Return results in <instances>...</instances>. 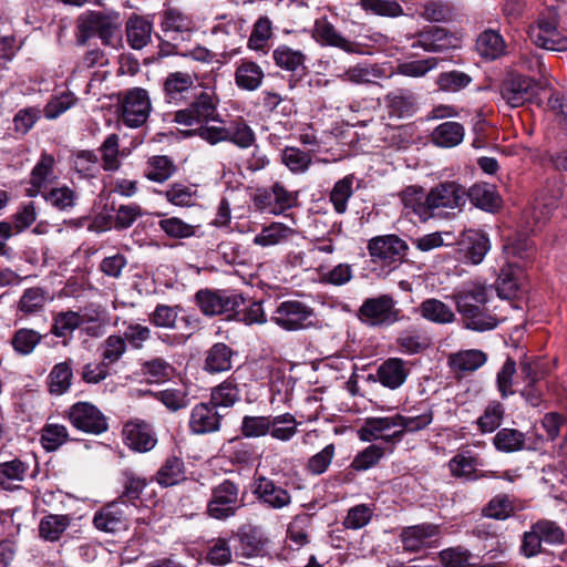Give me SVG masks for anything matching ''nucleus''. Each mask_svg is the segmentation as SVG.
<instances>
[{
  "label": "nucleus",
  "instance_id": "16",
  "mask_svg": "<svg viewBox=\"0 0 567 567\" xmlns=\"http://www.w3.org/2000/svg\"><path fill=\"white\" fill-rule=\"evenodd\" d=\"M406 249L405 241L395 235L374 237L368 244L370 256L374 260H381L386 265L401 260Z\"/></svg>",
  "mask_w": 567,
  "mask_h": 567
},
{
  "label": "nucleus",
  "instance_id": "63",
  "mask_svg": "<svg viewBox=\"0 0 567 567\" xmlns=\"http://www.w3.org/2000/svg\"><path fill=\"white\" fill-rule=\"evenodd\" d=\"M515 511L512 499L508 495H496L483 509L486 517L494 519H506Z\"/></svg>",
  "mask_w": 567,
  "mask_h": 567
},
{
  "label": "nucleus",
  "instance_id": "53",
  "mask_svg": "<svg viewBox=\"0 0 567 567\" xmlns=\"http://www.w3.org/2000/svg\"><path fill=\"white\" fill-rule=\"evenodd\" d=\"M480 461L471 455L470 452L456 454L451 458L449 466L453 476L464 477L467 480H474L477 476L474 475L475 470L480 466Z\"/></svg>",
  "mask_w": 567,
  "mask_h": 567
},
{
  "label": "nucleus",
  "instance_id": "2",
  "mask_svg": "<svg viewBox=\"0 0 567 567\" xmlns=\"http://www.w3.org/2000/svg\"><path fill=\"white\" fill-rule=\"evenodd\" d=\"M528 35L532 42L550 51H567V33L559 28V16L554 7L542 11L536 21L529 27Z\"/></svg>",
  "mask_w": 567,
  "mask_h": 567
},
{
  "label": "nucleus",
  "instance_id": "48",
  "mask_svg": "<svg viewBox=\"0 0 567 567\" xmlns=\"http://www.w3.org/2000/svg\"><path fill=\"white\" fill-rule=\"evenodd\" d=\"M196 78L188 73L176 71L169 73L164 81V92L167 99L174 100L179 94L187 92L195 84Z\"/></svg>",
  "mask_w": 567,
  "mask_h": 567
},
{
  "label": "nucleus",
  "instance_id": "50",
  "mask_svg": "<svg viewBox=\"0 0 567 567\" xmlns=\"http://www.w3.org/2000/svg\"><path fill=\"white\" fill-rule=\"evenodd\" d=\"M70 385L71 368L69 363L65 361L55 364L48 377L49 392L54 395H61L69 390Z\"/></svg>",
  "mask_w": 567,
  "mask_h": 567
},
{
  "label": "nucleus",
  "instance_id": "45",
  "mask_svg": "<svg viewBox=\"0 0 567 567\" xmlns=\"http://www.w3.org/2000/svg\"><path fill=\"white\" fill-rule=\"evenodd\" d=\"M384 76V70L377 64H357L349 68L339 78L354 84H368L373 83L377 79H383Z\"/></svg>",
  "mask_w": 567,
  "mask_h": 567
},
{
  "label": "nucleus",
  "instance_id": "62",
  "mask_svg": "<svg viewBox=\"0 0 567 567\" xmlns=\"http://www.w3.org/2000/svg\"><path fill=\"white\" fill-rule=\"evenodd\" d=\"M472 82V78L461 71L443 72L437 76L436 84L440 90L445 92H458Z\"/></svg>",
  "mask_w": 567,
  "mask_h": 567
},
{
  "label": "nucleus",
  "instance_id": "55",
  "mask_svg": "<svg viewBox=\"0 0 567 567\" xmlns=\"http://www.w3.org/2000/svg\"><path fill=\"white\" fill-rule=\"evenodd\" d=\"M352 184L353 177L348 175L338 181L330 192V202L332 203L333 208L338 214H343L347 212L348 200L353 194Z\"/></svg>",
  "mask_w": 567,
  "mask_h": 567
},
{
  "label": "nucleus",
  "instance_id": "44",
  "mask_svg": "<svg viewBox=\"0 0 567 567\" xmlns=\"http://www.w3.org/2000/svg\"><path fill=\"white\" fill-rule=\"evenodd\" d=\"M486 360V354L483 351L471 349L451 354L449 364L456 371L473 372L481 368Z\"/></svg>",
  "mask_w": 567,
  "mask_h": 567
},
{
  "label": "nucleus",
  "instance_id": "8",
  "mask_svg": "<svg viewBox=\"0 0 567 567\" xmlns=\"http://www.w3.org/2000/svg\"><path fill=\"white\" fill-rule=\"evenodd\" d=\"M313 309L299 300H286L275 309L270 320L287 331H297L311 327Z\"/></svg>",
  "mask_w": 567,
  "mask_h": 567
},
{
  "label": "nucleus",
  "instance_id": "6",
  "mask_svg": "<svg viewBox=\"0 0 567 567\" xmlns=\"http://www.w3.org/2000/svg\"><path fill=\"white\" fill-rule=\"evenodd\" d=\"M359 319L370 327L391 326L399 320V310L390 295L365 299L358 311Z\"/></svg>",
  "mask_w": 567,
  "mask_h": 567
},
{
  "label": "nucleus",
  "instance_id": "64",
  "mask_svg": "<svg viewBox=\"0 0 567 567\" xmlns=\"http://www.w3.org/2000/svg\"><path fill=\"white\" fill-rule=\"evenodd\" d=\"M385 104L392 114L403 116L412 111L414 99L406 91L399 90L385 96Z\"/></svg>",
  "mask_w": 567,
  "mask_h": 567
},
{
  "label": "nucleus",
  "instance_id": "22",
  "mask_svg": "<svg viewBox=\"0 0 567 567\" xmlns=\"http://www.w3.org/2000/svg\"><path fill=\"white\" fill-rule=\"evenodd\" d=\"M221 416L210 403H198L190 412L189 429L194 434H207L219 430Z\"/></svg>",
  "mask_w": 567,
  "mask_h": 567
},
{
  "label": "nucleus",
  "instance_id": "21",
  "mask_svg": "<svg viewBox=\"0 0 567 567\" xmlns=\"http://www.w3.org/2000/svg\"><path fill=\"white\" fill-rule=\"evenodd\" d=\"M412 49H422L427 52H444L455 48L456 39L446 30L431 27L413 37Z\"/></svg>",
  "mask_w": 567,
  "mask_h": 567
},
{
  "label": "nucleus",
  "instance_id": "3",
  "mask_svg": "<svg viewBox=\"0 0 567 567\" xmlns=\"http://www.w3.org/2000/svg\"><path fill=\"white\" fill-rule=\"evenodd\" d=\"M120 27V13L116 11H87L78 18V39L84 44L91 37L99 35L103 43L110 44Z\"/></svg>",
  "mask_w": 567,
  "mask_h": 567
},
{
  "label": "nucleus",
  "instance_id": "46",
  "mask_svg": "<svg viewBox=\"0 0 567 567\" xmlns=\"http://www.w3.org/2000/svg\"><path fill=\"white\" fill-rule=\"evenodd\" d=\"M41 340L42 334L40 332L29 328H20L13 333L10 343L16 353L25 357L34 351Z\"/></svg>",
  "mask_w": 567,
  "mask_h": 567
},
{
  "label": "nucleus",
  "instance_id": "56",
  "mask_svg": "<svg viewBox=\"0 0 567 567\" xmlns=\"http://www.w3.org/2000/svg\"><path fill=\"white\" fill-rule=\"evenodd\" d=\"M227 141L240 148H248L256 142V135L246 122L234 121L227 126Z\"/></svg>",
  "mask_w": 567,
  "mask_h": 567
},
{
  "label": "nucleus",
  "instance_id": "36",
  "mask_svg": "<svg viewBox=\"0 0 567 567\" xmlns=\"http://www.w3.org/2000/svg\"><path fill=\"white\" fill-rule=\"evenodd\" d=\"M486 212H494L501 206V198L497 195L495 187L491 184L482 183L474 184L466 192V199Z\"/></svg>",
  "mask_w": 567,
  "mask_h": 567
},
{
  "label": "nucleus",
  "instance_id": "58",
  "mask_svg": "<svg viewBox=\"0 0 567 567\" xmlns=\"http://www.w3.org/2000/svg\"><path fill=\"white\" fill-rule=\"evenodd\" d=\"M270 435L280 441L290 440L297 432V422L293 415L285 413L270 417Z\"/></svg>",
  "mask_w": 567,
  "mask_h": 567
},
{
  "label": "nucleus",
  "instance_id": "40",
  "mask_svg": "<svg viewBox=\"0 0 567 567\" xmlns=\"http://www.w3.org/2000/svg\"><path fill=\"white\" fill-rule=\"evenodd\" d=\"M50 299L49 291L41 287H31L23 291L18 302V313L23 317L35 315L43 310Z\"/></svg>",
  "mask_w": 567,
  "mask_h": 567
},
{
  "label": "nucleus",
  "instance_id": "25",
  "mask_svg": "<svg viewBox=\"0 0 567 567\" xmlns=\"http://www.w3.org/2000/svg\"><path fill=\"white\" fill-rule=\"evenodd\" d=\"M312 38L321 45L334 47L348 53L354 51L353 43L346 39L324 17L315 21Z\"/></svg>",
  "mask_w": 567,
  "mask_h": 567
},
{
  "label": "nucleus",
  "instance_id": "4",
  "mask_svg": "<svg viewBox=\"0 0 567 567\" xmlns=\"http://www.w3.org/2000/svg\"><path fill=\"white\" fill-rule=\"evenodd\" d=\"M244 506L239 496V486L230 480H224L212 488L207 503V515L214 519L226 520L234 517Z\"/></svg>",
  "mask_w": 567,
  "mask_h": 567
},
{
  "label": "nucleus",
  "instance_id": "7",
  "mask_svg": "<svg viewBox=\"0 0 567 567\" xmlns=\"http://www.w3.org/2000/svg\"><path fill=\"white\" fill-rule=\"evenodd\" d=\"M152 110L146 90L133 87L122 93L120 99L121 120L128 127H140L148 118Z\"/></svg>",
  "mask_w": 567,
  "mask_h": 567
},
{
  "label": "nucleus",
  "instance_id": "51",
  "mask_svg": "<svg viewBox=\"0 0 567 567\" xmlns=\"http://www.w3.org/2000/svg\"><path fill=\"white\" fill-rule=\"evenodd\" d=\"M162 31L168 33H184L193 29L190 18L177 9H168L164 12L161 22Z\"/></svg>",
  "mask_w": 567,
  "mask_h": 567
},
{
  "label": "nucleus",
  "instance_id": "14",
  "mask_svg": "<svg viewBox=\"0 0 567 567\" xmlns=\"http://www.w3.org/2000/svg\"><path fill=\"white\" fill-rule=\"evenodd\" d=\"M122 435L125 445L138 453L152 451L157 443V437L152 426L142 420L126 422L123 426Z\"/></svg>",
  "mask_w": 567,
  "mask_h": 567
},
{
  "label": "nucleus",
  "instance_id": "32",
  "mask_svg": "<svg viewBox=\"0 0 567 567\" xmlns=\"http://www.w3.org/2000/svg\"><path fill=\"white\" fill-rule=\"evenodd\" d=\"M465 130L458 122L447 121L437 125L431 133V142L442 148H451L461 144L464 140Z\"/></svg>",
  "mask_w": 567,
  "mask_h": 567
},
{
  "label": "nucleus",
  "instance_id": "26",
  "mask_svg": "<svg viewBox=\"0 0 567 567\" xmlns=\"http://www.w3.org/2000/svg\"><path fill=\"white\" fill-rule=\"evenodd\" d=\"M265 72L262 68L255 61L241 59L235 69V83L245 91H256L262 84Z\"/></svg>",
  "mask_w": 567,
  "mask_h": 567
},
{
  "label": "nucleus",
  "instance_id": "38",
  "mask_svg": "<svg viewBox=\"0 0 567 567\" xmlns=\"http://www.w3.org/2000/svg\"><path fill=\"white\" fill-rule=\"evenodd\" d=\"M274 35L271 20L266 17H259L252 25L251 33L247 41L249 50L267 54L269 50L268 41Z\"/></svg>",
  "mask_w": 567,
  "mask_h": 567
},
{
  "label": "nucleus",
  "instance_id": "24",
  "mask_svg": "<svg viewBox=\"0 0 567 567\" xmlns=\"http://www.w3.org/2000/svg\"><path fill=\"white\" fill-rule=\"evenodd\" d=\"M236 555L245 558L262 556L266 553L267 538L256 527L241 528L236 536Z\"/></svg>",
  "mask_w": 567,
  "mask_h": 567
},
{
  "label": "nucleus",
  "instance_id": "49",
  "mask_svg": "<svg viewBox=\"0 0 567 567\" xmlns=\"http://www.w3.org/2000/svg\"><path fill=\"white\" fill-rule=\"evenodd\" d=\"M440 60L429 56L421 60L404 61L398 64L395 73L409 78H423L437 68Z\"/></svg>",
  "mask_w": 567,
  "mask_h": 567
},
{
  "label": "nucleus",
  "instance_id": "61",
  "mask_svg": "<svg viewBox=\"0 0 567 567\" xmlns=\"http://www.w3.org/2000/svg\"><path fill=\"white\" fill-rule=\"evenodd\" d=\"M158 227L168 237L175 239L188 238L195 235V226L178 217H167L158 221Z\"/></svg>",
  "mask_w": 567,
  "mask_h": 567
},
{
  "label": "nucleus",
  "instance_id": "37",
  "mask_svg": "<svg viewBox=\"0 0 567 567\" xmlns=\"http://www.w3.org/2000/svg\"><path fill=\"white\" fill-rule=\"evenodd\" d=\"M419 312L422 318L437 324H449L455 321V313L450 306L436 298L421 302Z\"/></svg>",
  "mask_w": 567,
  "mask_h": 567
},
{
  "label": "nucleus",
  "instance_id": "19",
  "mask_svg": "<svg viewBox=\"0 0 567 567\" xmlns=\"http://www.w3.org/2000/svg\"><path fill=\"white\" fill-rule=\"evenodd\" d=\"M73 426L90 434H101L107 430L105 417L87 402L73 404Z\"/></svg>",
  "mask_w": 567,
  "mask_h": 567
},
{
  "label": "nucleus",
  "instance_id": "23",
  "mask_svg": "<svg viewBox=\"0 0 567 567\" xmlns=\"http://www.w3.org/2000/svg\"><path fill=\"white\" fill-rule=\"evenodd\" d=\"M153 20L147 16L133 13L125 23L126 41L133 50H142L152 39Z\"/></svg>",
  "mask_w": 567,
  "mask_h": 567
},
{
  "label": "nucleus",
  "instance_id": "9",
  "mask_svg": "<svg viewBox=\"0 0 567 567\" xmlns=\"http://www.w3.org/2000/svg\"><path fill=\"white\" fill-rule=\"evenodd\" d=\"M244 297L240 293L226 291L199 290L196 293V302L206 316H231L244 305Z\"/></svg>",
  "mask_w": 567,
  "mask_h": 567
},
{
  "label": "nucleus",
  "instance_id": "1",
  "mask_svg": "<svg viewBox=\"0 0 567 567\" xmlns=\"http://www.w3.org/2000/svg\"><path fill=\"white\" fill-rule=\"evenodd\" d=\"M493 291L492 286L471 281L453 292L451 298L466 329L484 332L497 327V317L486 308Z\"/></svg>",
  "mask_w": 567,
  "mask_h": 567
},
{
  "label": "nucleus",
  "instance_id": "10",
  "mask_svg": "<svg viewBox=\"0 0 567 567\" xmlns=\"http://www.w3.org/2000/svg\"><path fill=\"white\" fill-rule=\"evenodd\" d=\"M217 117L215 95L209 92H202L186 109L177 111L174 120L178 124L190 126L196 123L216 121Z\"/></svg>",
  "mask_w": 567,
  "mask_h": 567
},
{
  "label": "nucleus",
  "instance_id": "42",
  "mask_svg": "<svg viewBox=\"0 0 567 567\" xmlns=\"http://www.w3.org/2000/svg\"><path fill=\"white\" fill-rule=\"evenodd\" d=\"M272 60L276 66L288 72H296L303 68L306 55L300 50H295L287 44H279L272 51Z\"/></svg>",
  "mask_w": 567,
  "mask_h": 567
},
{
  "label": "nucleus",
  "instance_id": "52",
  "mask_svg": "<svg viewBox=\"0 0 567 567\" xmlns=\"http://www.w3.org/2000/svg\"><path fill=\"white\" fill-rule=\"evenodd\" d=\"M69 526V519L63 515L44 516L39 524V535L48 542H55Z\"/></svg>",
  "mask_w": 567,
  "mask_h": 567
},
{
  "label": "nucleus",
  "instance_id": "29",
  "mask_svg": "<svg viewBox=\"0 0 567 567\" xmlns=\"http://www.w3.org/2000/svg\"><path fill=\"white\" fill-rule=\"evenodd\" d=\"M439 535V526L434 524H421L406 527L401 533L403 548L409 551H417L426 546L431 538Z\"/></svg>",
  "mask_w": 567,
  "mask_h": 567
},
{
  "label": "nucleus",
  "instance_id": "5",
  "mask_svg": "<svg viewBox=\"0 0 567 567\" xmlns=\"http://www.w3.org/2000/svg\"><path fill=\"white\" fill-rule=\"evenodd\" d=\"M466 204V190L455 182H445L431 188L425 195L429 219L441 216L444 210H461Z\"/></svg>",
  "mask_w": 567,
  "mask_h": 567
},
{
  "label": "nucleus",
  "instance_id": "33",
  "mask_svg": "<svg viewBox=\"0 0 567 567\" xmlns=\"http://www.w3.org/2000/svg\"><path fill=\"white\" fill-rule=\"evenodd\" d=\"M29 471V465L19 460L0 463V486L2 489L13 492L21 487Z\"/></svg>",
  "mask_w": 567,
  "mask_h": 567
},
{
  "label": "nucleus",
  "instance_id": "30",
  "mask_svg": "<svg viewBox=\"0 0 567 567\" xmlns=\"http://www.w3.org/2000/svg\"><path fill=\"white\" fill-rule=\"evenodd\" d=\"M297 234L296 229L278 221H274L254 237L252 243L262 248L281 245L290 240Z\"/></svg>",
  "mask_w": 567,
  "mask_h": 567
},
{
  "label": "nucleus",
  "instance_id": "31",
  "mask_svg": "<svg viewBox=\"0 0 567 567\" xmlns=\"http://www.w3.org/2000/svg\"><path fill=\"white\" fill-rule=\"evenodd\" d=\"M234 351L223 342L212 346L205 354L204 370L215 374L229 371L233 367Z\"/></svg>",
  "mask_w": 567,
  "mask_h": 567
},
{
  "label": "nucleus",
  "instance_id": "28",
  "mask_svg": "<svg viewBox=\"0 0 567 567\" xmlns=\"http://www.w3.org/2000/svg\"><path fill=\"white\" fill-rule=\"evenodd\" d=\"M439 560L443 567H489L484 558H480L463 546H454L442 549Z\"/></svg>",
  "mask_w": 567,
  "mask_h": 567
},
{
  "label": "nucleus",
  "instance_id": "39",
  "mask_svg": "<svg viewBox=\"0 0 567 567\" xmlns=\"http://www.w3.org/2000/svg\"><path fill=\"white\" fill-rule=\"evenodd\" d=\"M156 482L163 487L177 485L186 480L185 464L182 458H166L155 475Z\"/></svg>",
  "mask_w": 567,
  "mask_h": 567
},
{
  "label": "nucleus",
  "instance_id": "59",
  "mask_svg": "<svg viewBox=\"0 0 567 567\" xmlns=\"http://www.w3.org/2000/svg\"><path fill=\"white\" fill-rule=\"evenodd\" d=\"M504 417V408L499 402H491L484 413L477 419L476 423L482 433H492L502 423Z\"/></svg>",
  "mask_w": 567,
  "mask_h": 567
},
{
  "label": "nucleus",
  "instance_id": "60",
  "mask_svg": "<svg viewBox=\"0 0 567 567\" xmlns=\"http://www.w3.org/2000/svg\"><path fill=\"white\" fill-rule=\"evenodd\" d=\"M282 163L295 174L305 173L311 164V155L298 147H286L281 155Z\"/></svg>",
  "mask_w": 567,
  "mask_h": 567
},
{
  "label": "nucleus",
  "instance_id": "20",
  "mask_svg": "<svg viewBox=\"0 0 567 567\" xmlns=\"http://www.w3.org/2000/svg\"><path fill=\"white\" fill-rule=\"evenodd\" d=\"M411 372V364L401 358H389L377 369L375 378L390 390L402 386Z\"/></svg>",
  "mask_w": 567,
  "mask_h": 567
},
{
  "label": "nucleus",
  "instance_id": "13",
  "mask_svg": "<svg viewBox=\"0 0 567 567\" xmlns=\"http://www.w3.org/2000/svg\"><path fill=\"white\" fill-rule=\"evenodd\" d=\"M132 506L123 498L110 503L94 516V525L97 529L115 533L125 529Z\"/></svg>",
  "mask_w": 567,
  "mask_h": 567
},
{
  "label": "nucleus",
  "instance_id": "47",
  "mask_svg": "<svg viewBox=\"0 0 567 567\" xmlns=\"http://www.w3.org/2000/svg\"><path fill=\"white\" fill-rule=\"evenodd\" d=\"M176 171V166L171 158L164 155L153 156L147 161L145 176L153 182L164 183Z\"/></svg>",
  "mask_w": 567,
  "mask_h": 567
},
{
  "label": "nucleus",
  "instance_id": "41",
  "mask_svg": "<svg viewBox=\"0 0 567 567\" xmlns=\"http://www.w3.org/2000/svg\"><path fill=\"white\" fill-rule=\"evenodd\" d=\"M526 434L516 430L504 427L493 437L494 447L502 453H515L526 449Z\"/></svg>",
  "mask_w": 567,
  "mask_h": 567
},
{
  "label": "nucleus",
  "instance_id": "35",
  "mask_svg": "<svg viewBox=\"0 0 567 567\" xmlns=\"http://www.w3.org/2000/svg\"><path fill=\"white\" fill-rule=\"evenodd\" d=\"M478 54L487 60H496L505 53L506 44L499 32L487 29L476 40Z\"/></svg>",
  "mask_w": 567,
  "mask_h": 567
},
{
  "label": "nucleus",
  "instance_id": "57",
  "mask_svg": "<svg viewBox=\"0 0 567 567\" xmlns=\"http://www.w3.org/2000/svg\"><path fill=\"white\" fill-rule=\"evenodd\" d=\"M359 6L375 16L396 18L403 14V8L395 0H359Z\"/></svg>",
  "mask_w": 567,
  "mask_h": 567
},
{
  "label": "nucleus",
  "instance_id": "12",
  "mask_svg": "<svg viewBox=\"0 0 567 567\" xmlns=\"http://www.w3.org/2000/svg\"><path fill=\"white\" fill-rule=\"evenodd\" d=\"M361 441L382 440L386 443L401 440L395 414L388 416L367 417L358 431Z\"/></svg>",
  "mask_w": 567,
  "mask_h": 567
},
{
  "label": "nucleus",
  "instance_id": "15",
  "mask_svg": "<svg viewBox=\"0 0 567 567\" xmlns=\"http://www.w3.org/2000/svg\"><path fill=\"white\" fill-rule=\"evenodd\" d=\"M534 86L530 76L512 72L502 83L501 95L511 107H518L532 99Z\"/></svg>",
  "mask_w": 567,
  "mask_h": 567
},
{
  "label": "nucleus",
  "instance_id": "54",
  "mask_svg": "<svg viewBox=\"0 0 567 567\" xmlns=\"http://www.w3.org/2000/svg\"><path fill=\"white\" fill-rule=\"evenodd\" d=\"M401 200L405 208L411 209L421 221L429 220V210L425 205L423 190L415 186L405 188L401 194Z\"/></svg>",
  "mask_w": 567,
  "mask_h": 567
},
{
  "label": "nucleus",
  "instance_id": "18",
  "mask_svg": "<svg viewBox=\"0 0 567 567\" xmlns=\"http://www.w3.org/2000/svg\"><path fill=\"white\" fill-rule=\"evenodd\" d=\"M252 493L262 505L272 509H281L291 503L289 492L265 476L255 480Z\"/></svg>",
  "mask_w": 567,
  "mask_h": 567
},
{
  "label": "nucleus",
  "instance_id": "43",
  "mask_svg": "<svg viewBox=\"0 0 567 567\" xmlns=\"http://www.w3.org/2000/svg\"><path fill=\"white\" fill-rule=\"evenodd\" d=\"M240 400V391L235 379L228 378L212 389L210 404L214 408H231Z\"/></svg>",
  "mask_w": 567,
  "mask_h": 567
},
{
  "label": "nucleus",
  "instance_id": "11",
  "mask_svg": "<svg viewBox=\"0 0 567 567\" xmlns=\"http://www.w3.org/2000/svg\"><path fill=\"white\" fill-rule=\"evenodd\" d=\"M297 203V195L289 192L282 184L275 183L269 188H260L254 196L257 209L279 215Z\"/></svg>",
  "mask_w": 567,
  "mask_h": 567
},
{
  "label": "nucleus",
  "instance_id": "27",
  "mask_svg": "<svg viewBox=\"0 0 567 567\" xmlns=\"http://www.w3.org/2000/svg\"><path fill=\"white\" fill-rule=\"evenodd\" d=\"M401 439L405 433H413L425 429L433 421V411L429 405L412 408L405 414L395 413Z\"/></svg>",
  "mask_w": 567,
  "mask_h": 567
},
{
  "label": "nucleus",
  "instance_id": "17",
  "mask_svg": "<svg viewBox=\"0 0 567 567\" xmlns=\"http://www.w3.org/2000/svg\"><path fill=\"white\" fill-rule=\"evenodd\" d=\"M563 196V188L559 184L551 182L547 183L535 196L530 217L535 226L546 223L557 207V202Z\"/></svg>",
  "mask_w": 567,
  "mask_h": 567
},
{
  "label": "nucleus",
  "instance_id": "34",
  "mask_svg": "<svg viewBox=\"0 0 567 567\" xmlns=\"http://www.w3.org/2000/svg\"><path fill=\"white\" fill-rule=\"evenodd\" d=\"M460 244L466 248V257L474 265L481 264L491 248L487 236L474 229L465 230Z\"/></svg>",
  "mask_w": 567,
  "mask_h": 567
}]
</instances>
